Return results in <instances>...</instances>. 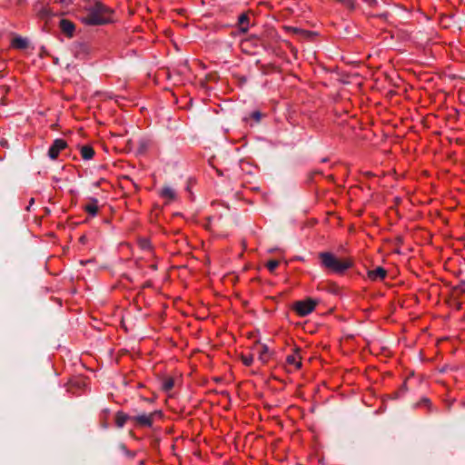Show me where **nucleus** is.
Returning <instances> with one entry per match:
<instances>
[{
  "label": "nucleus",
  "mask_w": 465,
  "mask_h": 465,
  "mask_svg": "<svg viewBox=\"0 0 465 465\" xmlns=\"http://www.w3.org/2000/svg\"><path fill=\"white\" fill-rule=\"evenodd\" d=\"M77 17L86 25H99L110 22V10L94 0H83L77 6Z\"/></svg>",
  "instance_id": "nucleus-1"
},
{
  "label": "nucleus",
  "mask_w": 465,
  "mask_h": 465,
  "mask_svg": "<svg viewBox=\"0 0 465 465\" xmlns=\"http://www.w3.org/2000/svg\"><path fill=\"white\" fill-rule=\"evenodd\" d=\"M320 258L322 265L326 269L334 272H342L351 266L350 262L337 259L331 252H321Z\"/></svg>",
  "instance_id": "nucleus-2"
},
{
  "label": "nucleus",
  "mask_w": 465,
  "mask_h": 465,
  "mask_svg": "<svg viewBox=\"0 0 465 465\" xmlns=\"http://www.w3.org/2000/svg\"><path fill=\"white\" fill-rule=\"evenodd\" d=\"M317 305V301L312 299H306L303 301H299L295 302L293 309L296 313L300 316H306L310 314L315 309Z\"/></svg>",
  "instance_id": "nucleus-3"
},
{
  "label": "nucleus",
  "mask_w": 465,
  "mask_h": 465,
  "mask_svg": "<svg viewBox=\"0 0 465 465\" xmlns=\"http://www.w3.org/2000/svg\"><path fill=\"white\" fill-rule=\"evenodd\" d=\"M161 417H162V411H155L149 414L143 413V414L133 416V421L135 422V424L142 426V427H152L153 420L156 418H161Z\"/></svg>",
  "instance_id": "nucleus-4"
},
{
  "label": "nucleus",
  "mask_w": 465,
  "mask_h": 465,
  "mask_svg": "<svg viewBox=\"0 0 465 465\" xmlns=\"http://www.w3.org/2000/svg\"><path fill=\"white\" fill-rule=\"evenodd\" d=\"M67 143L64 140L55 139L48 150V156L52 160H55L59 156L60 152L65 149Z\"/></svg>",
  "instance_id": "nucleus-5"
},
{
  "label": "nucleus",
  "mask_w": 465,
  "mask_h": 465,
  "mask_svg": "<svg viewBox=\"0 0 465 465\" xmlns=\"http://www.w3.org/2000/svg\"><path fill=\"white\" fill-rule=\"evenodd\" d=\"M35 11L37 16L43 20H48L55 15V13L52 10L48 4L35 6Z\"/></svg>",
  "instance_id": "nucleus-6"
},
{
  "label": "nucleus",
  "mask_w": 465,
  "mask_h": 465,
  "mask_svg": "<svg viewBox=\"0 0 465 465\" xmlns=\"http://www.w3.org/2000/svg\"><path fill=\"white\" fill-rule=\"evenodd\" d=\"M61 31L69 38L74 36L75 31L74 24L68 19H61L59 22Z\"/></svg>",
  "instance_id": "nucleus-7"
},
{
  "label": "nucleus",
  "mask_w": 465,
  "mask_h": 465,
  "mask_svg": "<svg viewBox=\"0 0 465 465\" xmlns=\"http://www.w3.org/2000/svg\"><path fill=\"white\" fill-rule=\"evenodd\" d=\"M83 209L90 216H95L99 210L98 200L95 198H90L86 203L83 206Z\"/></svg>",
  "instance_id": "nucleus-8"
},
{
  "label": "nucleus",
  "mask_w": 465,
  "mask_h": 465,
  "mask_svg": "<svg viewBox=\"0 0 465 465\" xmlns=\"http://www.w3.org/2000/svg\"><path fill=\"white\" fill-rule=\"evenodd\" d=\"M254 350L258 353V359L262 361V363H266L271 357L269 349L265 344H257Z\"/></svg>",
  "instance_id": "nucleus-9"
},
{
  "label": "nucleus",
  "mask_w": 465,
  "mask_h": 465,
  "mask_svg": "<svg viewBox=\"0 0 465 465\" xmlns=\"http://www.w3.org/2000/svg\"><path fill=\"white\" fill-rule=\"evenodd\" d=\"M159 195L165 200L166 203H169L176 199V192L173 188L165 186L161 189Z\"/></svg>",
  "instance_id": "nucleus-10"
},
{
  "label": "nucleus",
  "mask_w": 465,
  "mask_h": 465,
  "mask_svg": "<svg viewBox=\"0 0 465 465\" xmlns=\"http://www.w3.org/2000/svg\"><path fill=\"white\" fill-rule=\"evenodd\" d=\"M286 362L289 365L293 366L296 370L300 369L302 366V357L299 351H295L292 354L288 355L286 358Z\"/></svg>",
  "instance_id": "nucleus-11"
},
{
  "label": "nucleus",
  "mask_w": 465,
  "mask_h": 465,
  "mask_svg": "<svg viewBox=\"0 0 465 465\" xmlns=\"http://www.w3.org/2000/svg\"><path fill=\"white\" fill-rule=\"evenodd\" d=\"M386 274V271L381 267H377L368 272V276L371 281L383 280Z\"/></svg>",
  "instance_id": "nucleus-12"
},
{
  "label": "nucleus",
  "mask_w": 465,
  "mask_h": 465,
  "mask_svg": "<svg viewBox=\"0 0 465 465\" xmlns=\"http://www.w3.org/2000/svg\"><path fill=\"white\" fill-rule=\"evenodd\" d=\"M11 46L15 49L23 50L27 48L28 41L27 39L23 38L22 36H15L11 41Z\"/></svg>",
  "instance_id": "nucleus-13"
},
{
  "label": "nucleus",
  "mask_w": 465,
  "mask_h": 465,
  "mask_svg": "<svg viewBox=\"0 0 465 465\" xmlns=\"http://www.w3.org/2000/svg\"><path fill=\"white\" fill-rule=\"evenodd\" d=\"M127 420H133V416H129L124 412L118 411L115 415V424L118 428H123Z\"/></svg>",
  "instance_id": "nucleus-14"
},
{
  "label": "nucleus",
  "mask_w": 465,
  "mask_h": 465,
  "mask_svg": "<svg viewBox=\"0 0 465 465\" xmlns=\"http://www.w3.org/2000/svg\"><path fill=\"white\" fill-rule=\"evenodd\" d=\"M80 153L83 159L84 160H90L94 155V150L90 145H84L80 149Z\"/></svg>",
  "instance_id": "nucleus-15"
},
{
  "label": "nucleus",
  "mask_w": 465,
  "mask_h": 465,
  "mask_svg": "<svg viewBox=\"0 0 465 465\" xmlns=\"http://www.w3.org/2000/svg\"><path fill=\"white\" fill-rule=\"evenodd\" d=\"M248 20H249L248 15L245 14H242L239 16L238 22H239L241 31L246 32L248 30Z\"/></svg>",
  "instance_id": "nucleus-16"
},
{
  "label": "nucleus",
  "mask_w": 465,
  "mask_h": 465,
  "mask_svg": "<svg viewBox=\"0 0 465 465\" xmlns=\"http://www.w3.org/2000/svg\"><path fill=\"white\" fill-rule=\"evenodd\" d=\"M279 266V261L277 260H270L266 263V268L269 270L270 272H274L276 268Z\"/></svg>",
  "instance_id": "nucleus-17"
},
{
  "label": "nucleus",
  "mask_w": 465,
  "mask_h": 465,
  "mask_svg": "<svg viewBox=\"0 0 465 465\" xmlns=\"http://www.w3.org/2000/svg\"><path fill=\"white\" fill-rule=\"evenodd\" d=\"M241 359L245 366H251L252 363L253 362V356L252 354L242 355Z\"/></svg>",
  "instance_id": "nucleus-18"
},
{
  "label": "nucleus",
  "mask_w": 465,
  "mask_h": 465,
  "mask_svg": "<svg viewBox=\"0 0 465 465\" xmlns=\"http://www.w3.org/2000/svg\"><path fill=\"white\" fill-rule=\"evenodd\" d=\"M173 387V379H166L163 383V389L165 391H168L170 390H172Z\"/></svg>",
  "instance_id": "nucleus-19"
},
{
  "label": "nucleus",
  "mask_w": 465,
  "mask_h": 465,
  "mask_svg": "<svg viewBox=\"0 0 465 465\" xmlns=\"http://www.w3.org/2000/svg\"><path fill=\"white\" fill-rule=\"evenodd\" d=\"M139 245L141 246L142 249H150L151 248V244H150V241L146 238H143V239H141L139 241Z\"/></svg>",
  "instance_id": "nucleus-20"
},
{
  "label": "nucleus",
  "mask_w": 465,
  "mask_h": 465,
  "mask_svg": "<svg viewBox=\"0 0 465 465\" xmlns=\"http://www.w3.org/2000/svg\"><path fill=\"white\" fill-rule=\"evenodd\" d=\"M54 2L61 4L65 8L73 4V0H54Z\"/></svg>",
  "instance_id": "nucleus-21"
},
{
  "label": "nucleus",
  "mask_w": 465,
  "mask_h": 465,
  "mask_svg": "<svg viewBox=\"0 0 465 465\" xmlns=\"http://www.w3.org/2000/svg\"><path fill=\"white\" fill-rule=\"evenodd\" d=\"M252 117L256 120V121H260L261 119V113L256 111V112H253L252 113Z\"/></svg>",
  "instance_id": "nucleus-22"
},
{
  "label": "nucleus",
  "mask_w": 465,
  "mask_h": 465,
  "mask_svg": "<svg viewBox=\"0 0 465 465\" xmlns=\"http://www.w3.org/2000/svg\"><path fill=\"white\" fill-rule=\"evenodd\" d=\"M79 242H80L81 243H83V244H84V243L85 242V236H84V235H82V236L79 238Z\"/></svg>",
  "instance_id": "nucleus-23"
},
{
  "label": "nucleus",
  "mask_w": 465,
  "mask_h": 465,
  "mask_svg": "<svg viewBox=\"0 0 465 465\" xmlns=\"http://www.w3.org/2000/svg\"><path fill=\"white\" fill-rule=\"evenodd\" d=\"M368 4H371L372 2H375V0H364Z\"/></svg>",
  "instance_id": "nucleus-24"
},
{
  "label": "nucleus",
  "mask_w": 465,
  "mask_h": 465,
  "mask_svg": "<svg viewBox=\"0 0 465 465\" xmlns=\"http://www.w3.org/2000/svg\"><path fill=\"white\" fill-rule=\"evenodd\" d=\"M292 31L297 33L299 30L297 28H292Z\"/></svg>",
  "instance_id": "nucleus-25"
},
{
  "label": "nucleus",
  "mask_w": 465,
  "mask_h": 465,
  "mask_svg": "<svg viewBox=\"0 0 465 465\" xmlns=\"http://www.w3.org/2000/svg\"><path fill=\"white\" fill-rule=\"evenodd\" d=\"M33 203H34V199H31L30 204H33Z\"/></svg>",
  "instance_id": "nucleus-26"
}]
</instances>
